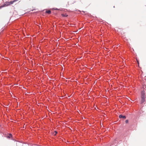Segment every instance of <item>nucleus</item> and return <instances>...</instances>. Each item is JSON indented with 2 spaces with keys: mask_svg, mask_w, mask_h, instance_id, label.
I'll return each instance as SVG.
<instances>
[{
  "mask_svg": "<svg viewBox=\"0 0 146 146\" xmlns=\"http://www.w3.org/2000/svg\"><path fill=\"white\" fill-rule=\"evenodd\" d=\"M54 133H55V135H56L58 133V132L56 131H54Z\"/></svg>",
  "mask_w": 146,
  "mask_h": 146,
  "instance_id": "obj_7",
  "label": "nucleus"
},
{
  "mask_svg": "<svg viewBox=\"0 0 146 146\" xmlns=\"http://www.w3.org/2000/svg\"><path fill=\"white\" fill-rule=\"evenodd\" d=\"M141 103H143L145 101L146 96H145V94L144 91H142L141 92Z\"/></svg>",
  "mask_w": 146,
  "mask_h": 146,
  "instance_id": "obj_1",
  "label": "nucleus"
},
{
  "mask_svg": "<svg viewBox=\"0 0 146 146\" xmlns=\"http://www.w3.org/2000/svg\"><path fill=\"white\" fill-rule=\"evenodd\" d=\"M62 16H65L64 15H62Z\"/></svg>",
  "mask_w": 146,
  "mask_h": 146,
  "instance_id": "obj_9",
  "label": "nucleus"
},
{
  "mask_svg": "<svg viewBox=\"0 0 146 146\" xmlns=\"http://www.w3.org/2000/svg\"><path fill=\"white\" fill-rule=\"evenodd\" d=\"M16 2V0H14L13 1H11L9 2V5L12 4Z\"/></svg>",
  "mask_w": 146,
  "mask_h": 146,
  "instance_id": "obj_5",
  "label": "nucleus"
},
{
  "mask_svg": "<svg viewBox=\"0 0 146 146\" xmlns=\"http://www.w3.org/2000/svg\"><path fill=\"white\" fill-rule=\"evenodd\" d=\"M45 12L46 13H47L48 14H50L51 13V11L49 10L46 11Z\"/></svg>",
  "mask_w": 146,
  "mask_h": 146,
  "instance_id": "obj_6",
  "label": "nucleus"
},
{
  "mask_svg": "<svg viewBox=\"0 0 146 146\" xmlns=\"http://www.w3.org/2000/svg\"><path fill=\"white\" fill-rule=\"evenodd\" d=\"M5 137L8 139H10L11 138H12L11 139L13 140V138H12L13 135L11 133H8L7 134H5Z\"/></svg>",
  "mask_w": 146,
  "mask_h": 146,
  "instance_id": "obj_3",
  "label": "nucleus"
},
{
  "mask_svg": "<svg viewBox=\"0 0 146 146\" xmlns=\"http://www.w3.org/2000/svg\"><path fill=\"white\" fill-rule=\"evenodd\" d=\"M9 5V1H6L3 5L0 6V9L3 7L7 6Z\"/></svg>",
  "mask_w": 146,
  "mask_h": 146,
  "instance_id": "obj_2",
  "label": "nucleus"
},
{
  "mask_svg": "<svg viewBox=\"0 0 146 146\" xmlns=\"http://www.w3.org/2000/svg\"><path fill=\"white\" fill-rule=\"evenodd\" d=\"M129 121L128 119L126 120L125 121V122L126 123H128Z\"/></svg>",
  "mask_w": 146,
  "mask_h": 146,
  "instance_id": "obj_8",
  "label": "nucleus"
},
{
  "mask_svg": "<svg viewBox=\"0 0 146 146\" xmlns=\"http://www.w3.org/2000/svg\"><path fill=\"white\" fill-rule=\"evenodd\" d=\"M120 118L125 119L126 117L125 115H123L122 114H120L119 116Z\"/></svg>",
  "mask_w": 146,
  "mask_h": 146,
  "instance_id": "obj_4",
  "label": "nucleus"
},
{
  "mask_svg": "<svg viewBox=\"0 0 146 146\" xmlns=\"http://www.w3.org/2000/svg\"><path fill=\"white\" fill-rule=\"evenodd\" d=\"M56 10H57V9H58L56 8Z\"/></svg>",
  "mask_w": 146,
  "mask_h": 146,
  "instance_id": "obj_10",
  "label": "nucleus"
}]
</instances>
